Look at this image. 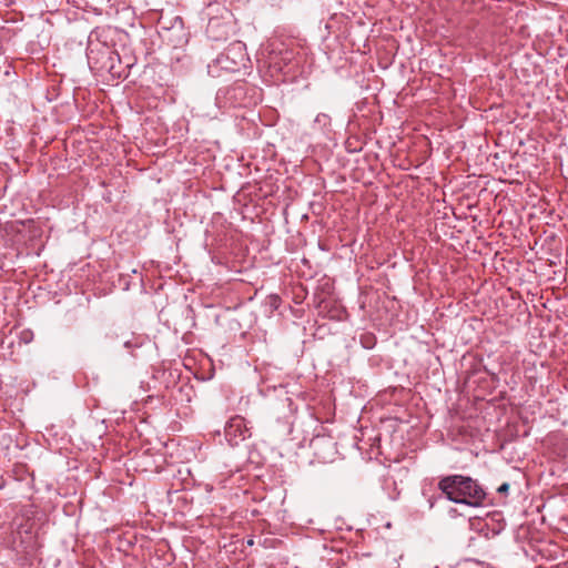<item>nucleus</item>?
Instances as JSON below:
<instances>
[{"mask_svg":"<svg viewBox=\"0 0 568 568\" xmlns=\"http://www.w3.org/2000/svg\"><path fill=\"white\" fill-rule=\"evenodd\" d=\"M203 359H205L209 364H212V357L206 356V357H203Z\"/></svg>","mask_w":568,"mask_h":568,"instance_id":"1a4fd4ad","label":"nucleus"},{"mask_svg":"<svg viewBox=\"0 0 568 568\" xmlns=\"http://www.w3.org/2000/svg\"><path fill=\"white\" fill-rule=\"evenodd\" d=\"M246 60L245 44L241 41L233 42L207 64V73L215 78L221 75V71L236 72L245 65Z\"/></svg>","mask_w":568,"mask_h":568,"instance_id":"f03ea898","label":"nucleus"},{"mask_svg":"<svg viewBox=\"0 0 568 568\" xmlns=\"http://www.w3.org/2000/svg\"><path fill=\"white\" fill-rule=\"evenodd\" d=\"M225 438L231 446H237L241 442L251 437V428L244 417L235 415L229 419L224 428Z\"/></svg>","mask_w":568,"mask_h":568,"instance_id":"20e7f679","label":"nucleus"},{"mask_svg":"<svg viewBox=\"0 0 568 568\" xmlns=\"http://www.w3.org/2000/svg\"><path fill=\"white\" fill-rule=\"evenodd\" d=\"M207 37L214 41L226 40L231 31V12L219 3L207 7Z\"/></svg>","mask_w":568,"mask_h":568,"instance_id":"7ed1b4c3","label":"nucleus"},{"mask_svg":"<svg viewBox=\"0 0 568 568\" xmlns=\"http://www.w3.org/2000/svg\"><path fill=\"white\" fill-rule=\"evenodd\" d=\"M446 498L456 504L478 507L484 504L486 493L481 485L471 477L464 475H448L437 485Z\"/></svg>","mask_w":568,"mask_h":568,"instance_id":"f257e3e1","label":"nucleus"},{"mask_svg":"<svg viewBox=\"0 0 568 568\" xmlns=\"http://www.w3.org/2000/svg\"><path fill=\"white\" fill-rule=\"evenodd\" d=\"M231 91L229 89L226 90H223V89H220L216 93V98H215V101H216V104L219 105V108H221V99L222 97H225L227 93H230Z\"/></svg>","mask_w":568,"mask_h":568,"instance_id":"0eeeda50","label":"nucleus"},{"mask_svg":"<svg viewBox=\"0 0 568 568\" xmlns=\"http://www.w3.org/2000/svg\"><path fill=\"white\" fill-rule=\"evenodd\" d=\"M331 124V118L326 113H318L316 118L314 119V126L318 129H325L329 126Z\"/></svg>","mask_w":568,"mask_h":568,"instance_id":"39448f33","label":"nucleus"},{"mask_svg":"<svg viewBox=\"0 0 568 568\" xmlns=\"http://www.w3.org/2000/svg\"><path fill=\"white\" fill-rule=\"evenodd\" d=\"M509 490V484L508 483H504L501 484L498 488H497V491L501 495H506Z\"/></svg>","mask_w":568,"mask_h":568,"instance_id":"6e6552de","label":"nucleus"},{"mask_svg":"<svg viewBox=\"0 0 568 568\" xmlns=\"http://www.w3.org/2000/svg\"><path fill=\"white\" fill-rule=\"evenodd\" d=\"M184 358L189 359V361H193L195 357L189 356V357H184Z\"/></svg>","mask_w":568,"mask_h":568,"instance_id":"9d476101","label":"nucleus"},{"mask_svg":"<svg viewBox=\"0 0 568 568\" xmlns=\"http://www.w3.org/2000/svg\"><path fill=\"white\" fill-rule=\"evenodd\" d=\"M361 343L364 348L369 349L375 344V337L372 334H362L361 335Z\"/></svg>","mask_w":568,"mask_h":568,"instance_id":"423d86ee","label":"nucleus"}]
</instances>
